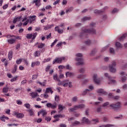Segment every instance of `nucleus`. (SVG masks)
Segmentation results:
<instances>
[{
  "label": "nucleus",
  "mask_w": 127,
  "mask_h": 127,
  "mask_svg": "<svg viewBox=\"0 0 127 127\" xmlns=\"http://www.w3.org/2000/svg\"><path fill=\"white\" fill-rule=\"evenodd\" d=\"M47 108H51V109H56L57 108V103L54 102V104H51V103H49L47 104Z\"/></svg>",
  "instance_id": "423d86ee"
},
{
  "label": "nucleus",
  "mask_w": 127,
  "mask_h": 127,
  "mask_svg": "<svg viewBox=\"0 0 127 127\" xmlns=\"http://www.w3.org/2000/svg\"><path fill=\"white\" fill-rule=\"evenodd\" d=\"M27 39H31L32 38V34H28L26 36Z\"/></svg>",
  "instance_id": "09e8293b"
},
{
  "label": "nucleus",
  "mask_w": 127,
  "mask_h": 127,
  "mask_svg": "<svg viewBox=\"0 0 127 127\" xmlns=\"http://www.w3.org/2000/svg\"><path fill=\"white\" fill-rule=\"evenodd\" d=\"M59 69H65L66 68V66L64 65H59L58 66Z\"/></svg>",
  "instance_id": "774afa93"
},
{
  "label": "nucleus",
  "mask_w": 127,
  "mask_h": 127,
  "mask_svg": "<svg viewBox=\"0 0 127 127\" xmlns=\"http://www.w3.org/2000/svg\"><path fill=\"white\" fill-rule=\"evenodd\" d=\"M8 58L9 60H11L12 59V52L10 51L9 52L8 55Z\"/></svg>",
  "instance_id": "cd10ccee"
},
{
  "label": "nucleus",
  "mask_w": 127,
  "mask_h": 127,
  "mask_svg": "<svg viewBox=\"0 0 127 127\" xmlns=\"http://www.w3.org/2000/svg\"><path fill=\"white\" fill-rule=\"evenodd\" d=\"M91 19V17L90 16H85L82 19H81V21L82 22H84V21H87V20H90Z\"/></svg>",
  "instance_id": "6ab92c4d"
},
{
  "label": "nucleus",
  "mask_w": 127,
  "mask_h": 127,
  "mask_svg": "<svg viewBox=\"0 0 127 127\" xmlns=\"http://www.w3.org/2000/svg\"><path fill=\"white\" fill-rule=\"evenodd\" d=\"M85 44H86V45H90L91 43V40H87L84 42Z\"/></svg>",
  "instance_id": "3c124183"
},
{
  "label": "nucleus",
  "mask_w": 127,
  "mask_h": 127,
  "mask_svg": "<svg viewBox=\"0 0 127 127\" xmlns=\"http://www.w3.org/2000/svg\"><path fill=\"white\" fill-rule=\"evenodd\" d=\"M97 53V50L94 49L92 51L91 53H90L91 56H94Z\"/></svg>",
  "instance_id": "e433bc0d"
},
{
  "label": "nucleus",
  "mask_w": 127,
  "mask_h": 127,
  "mask_svg": "<svg viewBox=\"0 0 127 127\" xmlns=\"http://www.w3.org/2000/svg\"><path fill=\"white\" fill-rule=\"evenodd\" d=\"M55 31H56L57 32L61 34L63 32V30L59 28V26H57L55 28Z\"/></svg>",
  "instance_id": "4468645a"
},
{
  "label": "nucleus",
  "mask_w": 127,
  "mask_h": 127,
  "mask_svg": "<svg viewBox=\"0 0 127 127\" xmlns=\"http://www.w3.org/2000/svg\"><path fill=\"white\" fill-rule=\"evenodd\" d=\"M54 24L52 25H48L45 26L44 28V30H48V29H50V28H52V27H54Z\"/></svg>",
  "instance_id": "dca6fc26"
},
{
  "label": "nucleus",
  "mask_w": 127,
  "mask_h": 127,
  "mask_svg": "<svg viewBox=\"0 0 127 127\" xmlns=\"http://www.w3.org/2000/svg\"><path fill=\"white\" fill-rule=\"evenodd\" d=\"M85 65V59L83 57V54H80V65L84 66Z\"/></svg>",
  "instance_id": "6e6552de"
},
{
  "label": "nucleus",
  "mask_w": 127,
  "mask_h": 127,
  "mask_svg": "<svg viewBox=\"0 0 127 127\" xmlns=\"http://www.w3.org/2000/svg\"><path fill=\"white\" fill-rule=\"evenodd\" d=\"M79 125H80V122L76 121L74 123H73L71 124V127H76Z\"/></svg>",
  "instance_id": "a878e982"
},
{
  "label": "nucleus",
  "mask_w": 127,
  "mask_h": 127,
  "mask_svg": "<svg viewBox=\"0 0 127 127\" xmlns=\"http://www.w3.org/2000/svg\"><path fill=\"white\" fill-rule=\"evenodd\" d=\"M65 68L66 69V70H72V69H73L72 66H70L69 64H67L66 65Z\"/></svg>",
  "instance_id": "603ef678"
},
{
  "label": "nucleus",
  "mask_w": 127,
  "mask_h": 127,
  "mask_svg": "<svg viewBox=\"0 0 127 127\" xmlns=\"http://www.w3.org/2000/svg\"><path fill=\"white\" fill-rule=\"evenodd\" d=\"M115 46L118 49H121V48H123V45H122V44H121V43H120L119 42H116V43H115Z\"/></svg>",
  "instance_id": "2eb2a0df"
},
{
  "label": "nucleus",
  "mask_w": 127,
  "mask_h": 127,
  "mask_svg": "<svg viewBox=\"0 0 127 127\" xmlns=\"http://www.w3.org/2000/svg\"><path fill=\"white\" fill-rule=\"evenodd\" d=\"M53 78L54 80L57 81V82H59V83H60V82L61 81L59 78H58V75H57V74L54 75Z\"/></svg>",
  "instance_id": "a211bd4d"
},
{
  "label": "nucleus",
  "mask_w": 127,
  "mask_h": 127,
  "mask_svg": "<svg viewBox=\"0 0 127 127\" xmlns=\"http://www.w3.org/2000/svg\"><path fill=\"white\" fill-rule=\"evenodd\" d=\"M79 109H80V105H76V106H74L73 108H69L68 111L69 112H75V111H77V110H79Z\"/></svg>",
  "instance_id": "1a4fd4ad"
},
{
  "label": "nucleus",
  "mask_w": 127,
  "mask_h": 127,
  "mask_svg": "<svg viewBox=\"0 0 127 127\" xmlns=\"http://www.w3.org/2000/svg\"><path fill=\"white\" fill-rule=\"evenodd\" d=\"M30 95L33 99H34V98H36V97H37L38 94L37 92H32L30 93Z\"/></svg>",
  "instance_id": "aec40b11"
},
{
  "label": "nucleus",
  "mask_w": 127,
  "mask_h": 127,
  "mask_svg": "<svg viewBox=\"0 0 127 127\" xmlns=\"http://www.w3.org/2000/svg\"><path fill=\"white\" fill-rule=\"evenodd\" d=\"M37 36V33H34L32 34V40H34V39H35V37Z\"/></svg>",
  "instance_id": "ea45409f"
},
{
  "label": "nucleus",
  "mask_w": 127,
  "mask_h": 127,
  "mask_svg": "<svg viewBox=\"0 0 127 127\" xmlns=\"http://www.w3.org/2000/svg\"><path fill=\"white\" fill-rule=\"evenodd\" d=\"M8 92V87H4L2 89L3 93H7Z\"/></svg>",
  "instance_id": "72a5a7b5"
},
{
  "label": "nucleus",
  "mask_w": 127,
  "mask_h": 127,
  "mask_svg": "<svg viewBox=\"0 0 127 127\" xmlns=\"http://www.w3.org/2000/svg\"><path fill=\"white\" fill-rule=\"evenodd\" d=\"M57 41H58V40L57 39L55 40L54 42H53L52 43V44L51 45V47H53V46H54V45H55V44H56V43L57 42Z\"/></svg>",
  "instance_id": "052dcab7"
},
{
  "label": "nucleus",
  "mask_w": 127,
  "mask_h": 127,
  "mask_svg": "<svg viewBox=\"0 0 127 127\" xmlns=\"http://www.w3.org/2000/svg\"><path fill=\"white\" fill-rule=\"evenodd\" d=\"M27 112H28L29 114H30V116H33L34 115V112H33V110L32 109H30L27 110Z\"/></svg>",
  "instance_id": "c9c22d12"
},
{
  "label": "nucleus",
  "mask_w": 127,
  "mask_h": 127,
  "mask_svg": "<svg viewBox=\"0 0 127 127\" xmlns=\"http://www.w3.org/2000/svg\"><path fill=\"white\" fill-rule=\"evenodd\" d=\"M94 12L95 14H100V13H103V11H101V10L95 9Z\"/></svg>",
  "instance_id": "bb28decb"
},
{
  "label": "nucleus",
  "mask_w": 127,
  "mask_h": 127,
  "mask_svg": "<svg viewBox=\"0 0 127 127\" xmlns=\"http://www.w3.org/2000/svg\"><path fill=\"white\" fill-rule=\"evenodd\" d=\"M24 106L25 107V108H26L27 109H30V104H29V103H26L24 104Z\"/></svg>",
  "instance_id": "0e129e2a"
},
{
  "label": "nucleus",
  "mask_w": 127,
  "mask_h": 127,
  "mask_svg": "<svg viewBox=\"0 0 127 127\" xmlns=\"http://www.w3.org/2000/svg\"><path fill=\"white\" fill-rule=\"evenodd\" d=\"M96 25L95 23H91L87 27H84L81 28L82 33H87L88 34H96V30L93 28Z\"/></svg>",
  "instance_id": "f257e3e1"
},
{
  "label": "nucleus",
  "mask_w": 127,
  "mask_h": 127,
  "mask_svg": "<svg viewBox=\"0 0 127 127\" xmlns=\"http://www.w3.org/2000/svg\"><path fill=\"white\" fill-rule=\"evenodd\" d=\"M127 81V77L126 76H123L122 78V83H125Z\"/></svg>",
  "instance_id": "e2e57ef3"
},
{
  "label": "nucleus",
  "mask_w": 127,
  "mask_h": 127,
  "mask_svg": "<svg viewBox=\"0 0 127 127\" xmlns=\"http://www.w3.org/2000/svg\"><path fill=\"white\" fill-rule=\"evenodd\" d=\"M38 77V74H34L32 76V80H36Z\"/></svg>",
  "instance_id": "37998d69"
},
{
  "label": "nucleus",
  "mask_w": 127,
  "mask_h": 127,
  "mask_svg": "<svg viewBox=\"0 0 127 127\" xmlns=\"http://www.w3.org/2000/svg\"><path fill=\"white\" fill-rule=\"evenodd\" d=\"M45 44L43 43H40L38 46V48H43L44 47Z\"/></svg>",
  "instance_id": "6e6d98bb"
},
{
  "label": "nucleus",
  "mask_w": 127,
  "mask_h": 127,
  "mask_svg": "<svg viewBox=\"0 0 127 127\" xmlns=\"http://www.w3.org/2000/svg\"><path fill=\"white\" fill-rule=\"evenodd\" d=\"M73 9V7H71L69 9H66L65 12L66 13H68V12H71V11H72Z\"/></svg>",
  "instance_id": "8fccbe9b"
},
{
  "label": "nucleus",
  "mask_w": 127,
  "mask_h": 127,
  "mask_svg": "<svg viewBox=\"0 0 127 127\" xmlns=\"http://www.w3.org/2000/svg\"><path fill=\"white\" fill-rule=\"evenodd\" d=\"M55 63H62L60 58H57L54 61H53V64H55Z\"/></svg>",
  "instance_id": "412c9836"
},
{
  "label": "nucleus",
  "mask_w": 127,
  "mask_h": 127,
  "mask_svg": "<svg viewBox=\"0 0 127 127\" xmlns=\"http://www.w3.org/2000/svg\"><path fill=\"white\" fill-rule=\"evenodd\" d=\"M20 18H21V16L15 18L13 20V23H16L17 21L20 20Z\"/></svg>",
  "instance_id": "5701e85b"
},
{
  "label": "nucleus",
  "mask_w": 127,
  "mask_h": 127,
  "mask_svg": "<svg viewBox=\"0 0 127 127\" xmlns=\"http://www.w3.org/2000/svg\"><path fill=\"white\" fill-rule=\"evenodd\" d=\"M83 124H87V125H89V124H91V122L88 118H86L85 117H83L82 119V121Z\"/></svg>",
  "instance_id": "9b49d317"
},
{
  "label": "nucleus",
  "mask_w": 127,
  "mask_h": 127,
  "mask_svg": "<svg viewBox=\"0 0 127 127\" xmlns=\"http://www.w3.org/2000/svg\"><path fill=\"white\" fill-rule=\"evenodd\" d=\"M75 74L73 72L67 71L65 73L66 77H73Z\"/></svg>",
  "instance_id": "f3484780"
},
{
  "label": "nucleus",
  "mask_w": 127,
  "mask_h": 127,
  "mask_svg": "<svg viewBox=\"0 0 127 127\" xmlns=\"http://www.w3.org/2000/svg\"><path fill=\"white\" fill-rule=\"evenodd\" d=\"M27 83V80H23L21 82V85H25Z\"/></svg>",
  "instance_id": "69168bd1"
},
{
  "label": "nucleus",
  "mask_w": 127,
  "mask_h": 127,
  "mask_svg": "<svg viewBox=\"0 0 127 127\" xmlns=\"http://www.w3.org/2000/svg\"><path fill=\"white\" fill-rule=\"evenodd\" d=\"M104 75L105 77L108 78V80H111V79H112V76H110V74H109L108 73H104Z\"/></svg>",
  "instance_id": "58836bf2"
},
{
  "label": "nucleus",
  "mask_w": 127,
  "mask_h": 127,
  "mask_svg": "<svg viewBox=\"0 0 127 127\" xmlns=\"http://www.w3.org/2000/svg\"><path fill=\"white\" fill-rule=\"evenodd\" d=\"M58 86H63V87H68L69 86V80L65 79L62 81L58 82Z\"/></svg>",
  "instance_id": "7ed1b4c3"
},
{
  "label": "nucleus",
  "mask_w": 127,
  "mask_h": 127,
  "mask_svg": "<svg viewBox=\"0 0 127 127\" xmlns=\"http://www.w3.org/2000/svg\"><path fill=\"white\" fill-rule=\"evenodd\" d=\"M17 80V76L14 77L13 78L10 79V82H15Z\"/></svg>",
  "instance_id": "bf43d9fd"
},
{
  "label": "nucleus",
  "mask_w": 127,
  "mask_h": 127,
  "mask_svg": "<svg viewBox=\"0 0 127 127\" xmlns=\"http://www.w3.org/2000/svg\"><path fill=\"white\" fill-rule=\"evenodd\" d=\"M40 112H41V114H42L43 117H44V116H46V115H47V112H46V110L42 109L40 111Z\"/></svg>",
  "instance_id": "2f4dec72"
},
{
  "label": "nucleus",
  "mask_w": 127,
  "mask_h": 127,
  "mask_svg": "<svg viewBox=\"0 0 127 127\" xmlns=\"http://www.w3.org/2000/svg\"><path fill=\"white\" fill-rule=\"evenodd\" d=\"M37 36V33H34L32 34V40H34V39H35V37Z\"/></svg>",
  "instance_id": "a19ab883"
},
{
  "label": "nucleus",
  "mask_w": 127,
  "mask_h": 127,
  "mask_svg": "<svg viewBox=\"0 0 127 127\" xmlns=\"http://www.w3.org/2000/svg\"><path fill=\"white\" fill-rule=\"evenodd\" d=\"M108 84H117V81L115 79H110L109 80Z\"/></svg>",
  "instance_id": "393cba45"
},
{
  "label": "nucleus",
  "mask_w": 127,
  "mask_h": 127,
  "mask_svg": "<svg viewBox=\"0 0 127 127\" xmlns=\"http://www.w3.org/2000/svg\"><path fill=\"white\" fill-rule=\"evenodd\" d=\"M110 52L111 53V54H115V49H114L113 48H110Z\"/></svg>",
  "instance_id": "680f3d73"
},
{
  "label": "nucleus",
  "mask_w": 127,
  "mask_h": 127,
  "mask_svg": "<svg viewBox=\"0 0 127 127\" xmlns=\"http://www.w3.org/2000/svg\"><path fill=\"white\" fill-rule=\"evenodd\" d=\"M17 69V65H15L14 66V68L12 70V73L13 74H14L16 72Z\"/></svg>",
  "instance_id": "79ce46f5"
},
{
  "label": "nucleus",
  "mask_w": 127,
  "mask_h": 127,
  "mask_svg": "<svg viewBox=\"0 0 127 127\" xmlns=\"http://www.w3.org/2000/svg\"><path fill=\"white\" fill-rule=\"evenodd\" d=\"M96 111L97 113H101L102 112V106H100V107H97L96 108Z\"/></svg>",
  "instance_id": "de8ad7c7"
},
{
  "label": "nucleus",
  "mask_w": 127,
  "mask_h": 127,
  "mask_svg": "<svg viewBox=\"0 0 127 127\" xmlns=\"http://www.w3.org/2000/svg\"><path fill=\"white\" fill-rule=\"evenodd\" d=\"M119 11V10L117 8H114L113 10H112V13H116V12H118Z\"/></svg>",
  "instance_id": "338daca9"
},
{
  "label": "nucleus",
  "mask_w": 127,
  "mask_h": 127,
  "mask_svg": "<svg viewBox=\"0 0 127 127\" xmlns=\"http://www.w3.org/2000/svg\"><path fill=\"white\" fill-rule=\"evenodd\" d=\"M55 100L56 102H59L60 101V99L59 98V95H55Z\"/></svg>",
  "instance_id": "a18cd8bd"
},
{
  "label": "nucleus",
  "mask_w": 127,
  "mask_h": 127,
  "mask_svg": "<svg viewBox=\"0 0 127 127\" xmlns=\"http://www.w3.org/2000/svg\"><path fill=\"white\" fill-rule=\"evenodd\" d=\"M88 90H90V91H93V90H94V86H93L92 85H89Z\"/></svg>",
  "instance_id": "4d7b16f0"
},
{
  "label": "nucleus",
  "mask_w": 127,
  "mask_h": 127,
  "mask_svg": "<svg viewBox=\"0 0 127 127\" xmlns=\"http://www.w3.org/2000/svg\"><path fill=\"white\" fill-rule=\"evenodd\" d=\"M75 63L76 66H80V53H78L75 55Z\"/></svg>",
  "instance_id": "0eeeda50"
},
{
  "label": "nucleus",
  "mask_w": 127,
  "mask_h": 127,
  "mask_svg": "<svg viewBox=\"0 0 127 127\" xmlns=\"http://www.w3.org/2000/svg\"><path fill=\"white\" fill-rule=\"evenodd\" d=\"M14 115L16 116L17 119H23V118H24V114L22 113H17L15 112Z\"/></svg>",
  "instance_id": "9d476101"
},
{
  "label": "nucleus",
  "mask_w": 127,
  "mask_h": 127,
  "mask_svg": "<svg viewBox=\"0 0 127 127\" xmlns=\"http://www.w3.org/2000/svg\"><path fill=\"white\" fill-rule=\"evenodd\" d=\"M51 91V88L49 87V88H46V94H49L50 93Z\"/></svg>",
  "instance_id": "5fc2aeb1"
},
{
  "label": "nucleus",
  "mask_w": 127,
  "mask_h": 127,
  "mask_svg": "<svg viewBox=\"0 0 127 127\" xmlns=\"http://www.w3.org/2000/svg\"><path fill=\"white\" fill-rule=\"evenodd\" d=\"M32 3H35L36 6H39L40 5V0H34Z\"/></svg>",
  "instance_id": "4be33fe9"
},
{
  "label": "nucleus",
  "mask_w": 127,
  "mask_h": 127,
  "mask_svg": "<svg viewBox=\"0 0 127 127\" xmlns=\"http://www.w3.org/2000/svg\"><path fill=\"white\" fill-rule=\"evenodd\" d=\"M7 42H8L9 44H13V43L15 42V39H9L7 40Z\"/></svg>",
  "instance_id": "473e14b6"
},
{
  "label": "nucleus",
  "mask_w": 127,
  "mask_h": 127,
  "mask_svg": "<svg viewBox=\"0 0 127 127\" xmlns=\"http://www.w3.org/2000/svg\"><path fill=\"white\" fill-rule=\"evenodd\" d=\"M109 105H110V102H107L103 104L102 107H103L104 108H106V107H108Z\"/></svg>",
  "instance_id": "49530a36"
},
{
  "label": "nucleus",
  "mask_w": 127,
  "mask_h": 127,
  "mask_svg": "<svg viewBox=\"0 0 127 127\" xmlns=\"http://www.w3.org/2000/svg\"><path fill=\"white\" fill-rule=\"evenodd\" d=\"M89 92H90V90H89L88 89H86L82 92V94L83 96H84L87 94V93H89Z\"/></svg>",
  "instance_id": "4c0bfd02"
},
{
  "label": "nucleus",
  "mask_w": 127,
  "mask_h": 127,
  "mask_svg": "<svg viewBox=\"0 0 127 127\" xmlns=\"http://www.w3.org/2000/svg\"><path fill=\"white\" fill-rule=\"evenodd\" d=\"M109 70L110 72H112V73H116L117 72V68L116 67H114L113 65H109Z\"/></svg>",
  "instance_id": "ddd939ff"
},
{
  "label": "nucleus",
  "mask_w": 127,
  "mask_h": 127,
  "mask_svg": "<svg viewBox=\"0 0 127 127\" xmlns=\"http://www.w3.org/2000/svg\"><path fill=\"white\" fill-rule=\"evenodd\" d=\"M97 93L99 94L100 96H103V95H108V92H106L104 89L102 88H99L96 90Z\"/></svg>",
  "instance_id": "39448f33"
},
{
  "label": "nucleus",
  "mask_w": 127,
  "mask_h": 127,
  "mask_svg": "<svg viewBox=\"0 0 127 127\" xmlns=\"http://www.w3.org/2000/svg\"><path fill=\"white\" fill-rule=\"evenodd\" d=\"M90 79L89 78H86L85 79H83L82 80V84L83 85H85V84H87V83H88L89 82Z\"/></svg>",
  "instance_id": "7c9ffc66"
},
{
  "label": "nucleus",
  "mask_w": 127,
  "mask_h": 127,
  "mask_svg": "<svg viewBox=\"0 0 127 127\" xmlns=\"http://www.w3.org/2000/svg\"><path fill=\"white\" fill-rule=\"evenodd\" d=\"M59 110H60L59 113L63 111V109H65V106H63L62 105H59Z\"/></svg>",
  "instance_id": "c756f323"
},
{
  "label": "nucleus",
  "mask_w": 127,
  "mask_h": 127,
  "mask_svg": "<svg viewBox=\"0 0 127 127\" xmlns=\"http://www.w3.org/2000/svg\"><path fill=\"white\" fill-rule=\"evenodd\" d=\"M35 17H36V16L35 15L30 16V18H32V21L31 20L30 21V23H32V21H34V20H35Z\"/></svg>",
  "instance_id": "c03bdc74"
},
{
  "label": "nucleus",
  "mask_w": 127,
  "mask_h": 127,
  "mask_svg": "<svg viewBox=\"0 0 127 127\" xmlns=\"http://www.w3.org/2000/svg\"><path fill=\"white\" fill-rule=\"evenodd\" d=\"M106 127H115V126L114 124H108L105 125Z\"/></svg>",
  "instance_id": "864d4df0"
},
{
  "label": "nucleus",
  "mask_w": 127,
  "mask_h": 127,
  "mask_svg": "<svg viewBox=\"0 0 127 127\" xmlns=\"http://www.w3.org/2000/svg\"><path fill=\"white\" fill-rule=\"evenodd\" d=\"M91 122H93V123H94V124H98V123H99V119H98V118L93 119L91 120Z\"/></svg>",
  "instance_id": "f704fd0d"
},
{
  "label": "nucleus",
  "mask_w": 127,
  "mask_h": 127,
  "mask_svg": "<svg viewBox=\"0 0 127 127\" xmlns=\"http://www.w3.org/2000/svg\"><path fill=\"white\" fill-rule=\"evenodd\" d=\"M93 79L94 82L96 83V84H97L99 85V84H101V80L100 79L98 78V74H94L93 75Z\"/></svg>",
  "instance_id": "20e7f679"
},
{
  "label": "nucleus",
  "mask_w": 127,
  "mask_h": 127,
  "mask_svg": "<svg viewBox=\"0 0 127 127\" xmlns=\"http://www.w3.org/2000/svg\"><path fill=\"white\" fill-rule=\"evenodd\" d=\"M122 103L120 102H118L115 104L112 103L109 105V107H111V109H113L114 111H117L118 109H120L121 108V106Z\"/></svg>",
  "instance_id": "f03ea898"
},
{
  "label": "nucleus",
  "mask_w": 127,
  "mask_h": 127,
  "mask_svg": "<svg viewBox=\"0 0 127 127\" xmlns=\"http://www.w3.org/2000/svg\"><path fill=\"white\" fill-rule=\"evenodd\" d=\"M72 101L73 103H75L76 102H77V101H78V97H77V96H75L72 99Z\"/></svg>",
  "instance_id": "13d9d810"
},
{
  "label": "nucleus",
  "mask_w": 127,
  "mask_h": 127,
  "mask_svg": "<svg viewBox=\"0 0 127 127\" xmlns=\"http://www.w3.org/2000/svg\"><path fill=\"white\" fill-rule=\"evenodd\" d=\"M35 57H39L40 56V52L39 51H36L34 54Z\"/></svg>",
  "instance_id": "b1692460"
},
{
  "label": "nucleus",
  "mask_w": 127,
  "mask_h": 127,
  "mask_svg": "<svg viewBox=\"0 0 127 127\" xmlns=\"http://www.w3.org/2000/svg\"><path fill=\"white\" fill-rule=\"evenodd\" d=\"M54 119H56L57 118H65V115H56L54 116Z\"/></svg>",
  "instance_id": "c85d7f7f"
},
{
  "label": "nucleus",
  "mask_w": 127,
  "mask_h": 127,
  "mask_svg": "<svg viewBox=\"0 0 127 127\" xmlns=\"http://www.w3.org/2000/svg\"><path fill=\"white\" fill-rule=\"evenodd\" d=\"M127 33H124L122 36L118 38L119 41H124V40L127 37Z\"/></svg>",
  "instance_id": "f8f14e48"
}]
</instances>
